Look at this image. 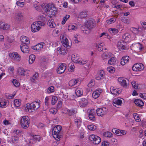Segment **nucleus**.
I'll list each match as a JSON object with an SVG mask.
<instances>
[{"mask_svg": "<svg viewBox=\"0 0 146 146\" xmlns=\"http://www.w3.org/2000/svg\"><path fill=\"white\" fill-rule=\"evenodd\" d=\"M6 104L5 100L0 99V107L3 108L6 105Z\"/></svg>", "mask_w": 146, "mask_h": 146, "instance_id": "nucleus-48", "label": "nucleus"}, {"mask_svg": "<svg viewBox=\"0 0 146 146\" xmlns=\"http://www.w3.org/2000/svg\"><path fill=\"white\" fill-rule=\"evenodd\" d=\"M20 40L23 44H29L30 42L29 38L26 36L21 37L20 38Z\"/></svg>", "mask_w": 146, "mask_h": 146, "instance_id": "nucleus-20", "label": "nucleus"}, {"mask_svg": "<svg viewBox=\"0 0 146 146\" xmlns=\"http://www.w3.org/2000/svg\"><path fill=\"white\" fill-rule=\"evenodd\" d=\"M39 137L38 136L36 135H33L31 136V140H33L34 141H36L38 140V141H39V139H38Z\"/></svg>", "mask_w": 146, "mask_h": 146, "instance_id": "nucleus-52", "label": "nucleus"}, {"mask_svg": "<svg viewBox=\"0 0 146 146\" xmlns=\"http://www.w3.org/2000/svg\"><path fill=\"white\" fill-rule=\"evenodd\" d=\"M80 81L79 79H73L69 82V85L71 87H75L79 85Z\"/></svg>", "mask_w": 146, "mask_h": 146, "instance_id": "nucleus-8", "label": "nucleus"}, {"mask_svg": "<svg viewBox=\"0 0 146 146\" xmlns=\"http://www.w3.org/2000/svg\"><path fill=\"white\" fill-rule=\"evenodd\" d=\"M12 142L14 143H18L19 140V138L16 136H12L11 137Z\"/></svg>", "mask_w": 146, "mask_h": 146, "instance_id": "nucleus-34", "label": "nucleus"}, {"mask_svg": "<svg viewBox=\"0 0 146 146\" xmlns=\"http://www.w3.org/2000/svg\"><path fill=\"white\" fill-rule=\"evenodd\" d=\"M95 84V82L94 80H92L90 82L88 85V87L91 88Z\"/></svg>", "mask_w": 146, "mask_h": 146, "instance_id": "nucleus-49", "label": "nucleus"}, {"mask_svg": "<svg viewBox=\"0 0 146 146\" xmlns=\"http://www.w3.org/2000/svg\"><path fill=\"white\" fill-rule=\"evenodd\" d=\"M107 110L105 108H99L96 110L97 114L98 116H102L106 113Z\"/></svg>", "mask_w": 146, "mask_h": 146, "instance_id": "nucleus-7", "label": "nucleus"}, {"mask_svg": "<svg viewBox=\"0 0 146 146\" xmlns=\"http://www.w3.org/2000/svg\"><path fill=\"white\" fill-rule=\"evenodd\" d=\"M109 31L111 34L113 35H115L118 32V29L114 28H110L109 29Z\"/></svg>", "mask_w": 146, "mask_h": 146, "instance_id": "nucleus-35", "label": "nucleus"}, {"mask_svg": "<svg viewBox=\"0 0 146 146\" xmlns=\"http://www.w3.org/2000/svg\"><path fill=\"white\" fill-rule=\"evenodd\" d=\"M12 83L14 86L16 87H18L20 85V83L16 79H14L12 81Z\"/></svg>", "mask_w": 146, "mask_h": 146, "instance_id": "nucleus-46", "label": "nucleus"}, {"mask_svg": "<svg viewBox=\"0 0 146 146\" xmlns=\"http://www.w3.org/2000/svg\"><path fill=\"white\" fill-rule=\"evenodd\" d=\"M131 31L134 33L137 34L138 33L139 31L137 28L132 27L131 29Z\"/></svg>", "mask_w": 146, "mask_h": 146, "instance_id": "nucleus-51", "label": "nucleus"}, {"mask_svg": "<svg viewBox=\"0 0 146 146\" xmlns=\"http://www.w3.org/2000/svg\"><path fill=\"white\" fill-rule=\"evenodd\" d=\"M21 45L20 48L21 51L24 53H28L29 52V47L26 44Z\"/></svg>", "mask_w": 146, "mask_h": 146, "instance_id": "nucleus-15", "label": "nucleus"}, {"mask_svg": "<svg viewBox=\"0 0 146 146\" xmlns=\"http://www.w3.org/2000/svg\"><path fill=\"white\" fill-rule=\"evenodd\" d=\"M35 59V56L34 54L30 55L29 58V62L30 64H32Z\"/></svg>", "mask_w": 146, "mask_h": 146, "instance_id": "nucleus-33", "label": "nucleus"}, {"mask_svg": "<svg viewBox=\"0 0 146 146\" xmlns=\"http://www.w3.org/2000/svg\"><path fill=\"white\" fill-rule=\"evenodd\" d=\"M31 105L32 106V108L33 109L35 110H37L40 107V104L38 102H35L32 103Z\"/></svg>", "mask_w": 146, "mask_h": 146, "instance_id": "nucleus-18", "label": "nucleus"}, {"mask_svg": "<svg viewBox=\"0 0 146 146\" xmlns=\"http://www.w3.org/2000/svg\"><path fill=\"white\" fill-rule=\"evenodd\" d=\"M69 68L68 69L69 72L73 71L74 70V66L72 63H70L69 64Z\"/></svg>", "mask_w": 146, "mask_h": 146, "instance_id": "nucleus-47", "label": "nucleus"}, {"mask_svg": "<svg viewBox=\"0 0 146 146\" xmlns=\"http://www.w3.org/2000/svg\"><path fill=\"white\" fill-rule=\"evenodd\" d=\"M39 20L41 21L34 22L31 25V28L33 32H35L38 31L40 29V27L44 26L45 24L44 23L46 20V18L44 17H40Z\"/></svg>", "mask_w": 146, "mask_h": 146, "instance_id": "nucleus-1", "label": "nucleus"}, {"mask_svg": "<svg viewBox=\"0 0 146 146\" xmlns=\"http://www.w3.org/2000/svg\"><path fill=\"white\" fill-rule=\"evenodd\" d=\"M115 69L112 66L108 67L107 68V71L110 73H113L114 72Z\"/></svg>", "mask_w": 146, "mask_h": 146, "instance_id": "nucleus-50", "label": "nucleus"}, {"mask_svg": "<svg viewBox=\"0 0 146 146\" xmlns=\"http://www.w3.org/2000/svg\"><path fill=\"white\" fill-rule=\"evenodd\" d=\"M9 56L11 58L16 60H20V56L19 55L17 52H14L12 53H10Z\"/></svg>", "mask_w": 146, "mask_h": 146, "instance_id": "nucleus-11", "label": "nucleus"}, {"mask_svg": "<svg viewBox=\"0 0 146 146\" xmlns=\"http://www.w3.org/2000/svg\"><path fill=\"white\" fill-rule=\"evenodd\" d=\"M133 115H134V118L136 121L139 122L141 121V119H139V116L138 114L135 113Z\"/></svg>", "mask_w": 146, "mask_h": 146, "instance_id": "nucleus-56", "label": "nucleus"}, {"mask_svg": "<svg viewBox=\"0 0 146 146\" xmlns=\"http://www.w3.org/2000/svg\"><path fill=\"white\" fill-rule=\"evenodd\" d=\"M38 76V73L37 72L34 74L33 77L31 78L30 80L31 82H35V80H37Z\"/></svg>", "mask_w": 146, "mask_h": 146, "instance_id": "nucleus-37", "label": "nucleus"}, {"mask_svg": "<svg viewBox=\"0 0 146 146\" xmlns=\"http://www.w3.org/2000/svg\"><path fill=\"white\" fill-rule=\"evenodd\" d=\"M0 28L2 29L7 30L10 28V26L4 23L1 22L0 23Z\"/></svg>", "mask_w": 146, "mask_h": 146, "instance_id": "nucleus-19", "label": "nucleus"}, {"mask_svg": "<svg viewBox=\"0 0 146 146\" xmlns=\"http://www.w3.org/2000/svg\"><path fill=\"white\" fill-rule=\"evenodd\" d=\"M139 96L144 99H146V93H140Z\"/></svg>", "mask_w": 146, "mask_h": 146, "instance_id": "nucleus-60", "label": "nucleus"}, {"mask_svg": "<svg viewBox=\"0 0 146 146\" xmlns=\"http://www.w3.org/2000/svg\"><path fill=\"white\" fill-rule=\"evenodd\" d=\"M71 59L72 61L76 63H78L80 60L79 57L77 54H74L72 55Z\"/></svg>", "mask_w": 146, "mask_h": 146, "instance_id": "nucleus-23", "label": "nucleus"}, {"mask_svg": "<svg viewBox=\"0 0 146 146\" xmlns=\"http://www.w3.org/2000/svg\"><path fill=\"white\" fill-rule=\"evenodd\" d=\"M66 64H62L60 65L57 69V73L59 74H61L64 72L66 69Z\"/></svg>", "mask_w": 146, "mask_h": 146, "instance_id": "nucleus-9", "label": "nucleus"}, {"mask_svg": "<svg viewBox=\"0 0 146 146\" xmlns=\"http://www.w3.org/2000/svg\"><path fill=\"white\" fill-rule=\"evenodd\" d=\"M122 104V100L117 98L114 99L113 101V104L115 107L121 106Z\"/></svg>", "mask_w": 146, "mask_h": 146, "instance_id": "nucleus-10", "label": "nucleus"}, {"mask_svg": "<svg viewBox=\"0 0 146 146\" xmlns=\"http://www.w3.org/2000/svg\"><path fill=\"white\" fill-rule=\"evenodd\" d=\"M131 84L133 86L134 88L135 89H137L138 88L137 86L136 85V82L135 81H133L131 82Z\"/></svg>", "mask_w": 146, "mask_h": 146, "instance_id": "nucleus-62", "label": "nucleus"}, {"mask_svg": "<svg viewBox=\"0 0 146 146\" xmlns=\"http://www.w3.org/2000/svg\"><path fill=\"white\" fill-rule=\"evenodd\" d=\"M78 28L77 25H71L68 26V30H75Z\"/></svg>", "mask_w": 146, "mask_h": 146, "instance_id": "nucleus-39", "label": "nucleus"}, {"mask_svg": "<svg viewBox=\"0 0 146 146\" xmlns=\"http://www.w3.org/2000/svg\"><path fill=\"white\" fill-rule=\"evenodd\" d=\"M6 38L7 41L10 43H12L14 41V40L13 37L7 36Z\"/></svg>", "mask_w": 146, "mask_h": 146, "instance_id": "nucleus-44", "label": "nucleus"}, {"mask_svg": "<svg viewBox=\"0 0 146 146\" xmlns=\"http://www.w3.org/2000/svg\"><path fill=\"white\" fill-rule=\"evenodd\" d=\"M75 122L77 124V127H79L81 124V120L79 119H78L76 120V121H75Z\"/></svg>", "mask_w": 146, "mask_h": 146, "instance_id": "nucleus-58", "label": "nucleus"}, {"mask_svg": "<svg viewBox=\"0 0 146 146\" xmlns=\"http://www.w3.org/2000/svg\"><path fill=\"white\" fill-rule=\"evenodd\" d=\"M62 44L66 48H69L70 47V46L69 44L68 40L67 38H65L63 40Z\"/></svg>", "mask_w": 146, "mask_h": 146, "instance_id": "nucleus-30", "label": "nucleus"}, {"mask_svg": "<svg viewBox=\"0 0 146 146\" xmlns=\"http://www.w3.org/2000/svg\"><path fill=\"white\" fill-rule=\"evenodd\" d=\"M62 128L61 126L57 125L54 127L52 130V132L53 136L54 138L56 137L58 139L57 140V141L59 140L61 138L60 134Z\"/></svg>", "mask_w": 146, "mask_h": 146, "instance_id": "nucleus-2", "label": "nucleus"}, {"mask_svg": "<svg viewBox=\"0 0 146 146\" xmlns=\"http://www.w3.org/2000/svg\"><path fill=\"white\" fill-rule=\"evenodd\" d=\"M14 105L16 107H19L21 105V100L17 99L15 100L14 101Z\"/></svg>", "mask_w": 146, "mask_h": 146, "instance_id": "nucleus-38", "label": "nucleus"}, {"mask_svg": "<svg viewBox=\"0 0 146 146\" xmlns=\"http://www.w3.org/2000/svg\"><path fill=\"white\" fill-rule=\"evenodd\" d=\"M58 100V98L56 96H53L52 97L51 103L52 105H54Z\"/></svg>", "mask_w": 146, "mask_h": 146, "instance_id": "nucleus-45", "label": "nucleus"}, {"mask_svg": "<svg viewBox=\"0 0 146 146\" xmlns=\"http://www.w3.org/2000/svg\"><path fill=\"white\" fill-rule=\"evenodd\" d=\"M68 113L70 115L76 113V111L73 110H69L68 111Z\"/></svg>", "mask_w": 146, "mask_h": 146, "instance_id": "nucleus-63", "label": "nucleus"}, {"mask_svg": "<svg viewBox=\"0 0 146 146\" xmlns=\"http://www.w3.org/2000/svg\"><path fill=\"white\" fill-rule=\"evenodd\" d=\"M104 72L103 70H100L96 77V78L97 80L102 79L104 78Z\"/></svg>", "mask_w": 146, "mask_h": 146, "instance_id": "nucleus-17", "label": "nucleus"}, {"mask_svg": "<svg viewBox=\"0 0 146 146\" xmlns=\"http://www.w3.org/2000/svg\"><path fill=\"white\" fill-rule=\"evenodd\" d=\"M48 25L50 27L52 28H55L56 26V24L54 23V20L52 19L48 21Z\"/></svg>", "mask_w": 146, "mask_h": 146, "instance_id": "nucleus-26", "label": "nucleus"}, {"mask_svg": "<svg viewBox=\"0 0 146 146\" xmlns=\"http://www.w3.org/2000/svg\"><path fill=\"white\" fill-rule=\"evenodd\" d=\"M131 37L130 34L128 33L124 34L122 36V38L124 39L126 42L129 41V38Z\"/></svg>", "mask_w": 146, "mask_h": 146, "instance_id": "nucleus-25", "label": "nucleus"}, {"mask_svg": "<svg viewBox=\"0 0 146 146\" xmlns=\"http://www.w3.org/2000/svg\"><path fill=\"white\" fill-rule=\"evenodd\" d=\"M144 68V66L143 64L138 63L134 65L132 67V69L133 71H137L143 70Z\"/></svg>", "mask_w": 146, "mask_h": 146, "instance_id": "nucleus-6", "label": "nucleus"}, {"mask_svg": "<svg viewBox=\"0 0 146 146\" xmlns=\"http://www.w3.org/2000/svg\"><path fill=\"white\" fill-rule=\"evenodd\" d=\"M118 80L120 84L123 87H126L127 85V83L126 80L123 78L120 77L118 79Z\"/></svg>", "mask_w": 146, "mask_h": 146, "instance_id": "nucleus-14", "label": "nucleus"}, {"mask_svg": "<svg viewBox=\"0 0 146 146\" xmlns=\"http://www.w3.org/2000/svg\"><path fill=\"white\" fill-rule=\"evenodd\" d=\"M23 17L22 13H17L15 16V18L17 21H20L21 20V19Z\"/></svg>", "mask_w": 146, "mask_h": 146, "instance_id": "nucleus-42", "label": "nucleus"}, {"mask_svg": "<svg viewBox=\"0 0 146 146\" xmlns=\"http://www.w3.org/2000/svg\"><path fill=\"white\" fill-rule=\"evenodd\" d=\"M101 93L100 90H96L92 94V97L95 98H97L100 96Z\"/></svg>", "mask_w": 146, "mask_h": 146, "instance_id": "nucleus-21", "label": "nucleus"}, {"mask_svg": "<svg viewBox=\"0 0 146 146\" xmlns=\"http://www.w3.org/2000/svg\"><path fill=\"white\" fill-rule=\"evenodd\" d=\"M112 131L113 133L116 134L117 135H119V134H120V130L116 129H112Z\"/></svg>", "mask_w": 146, "mask_h": 146, "instance_id": "nucleus-57", "label": "nucleus"}, {"mask_svg": "<svg viewBox=\"0 0 146 146\" xmlns=\"http://www.w3.org/2000/svg\"><path fill=\"white\" fill-rule=\"evenodd\" d=\"M18 71L19 74L21 75L28 76V74H26V72L28 71L25 70L23 68H19Z\"/></svg>", "mask_w": 146, "mask_h": 146, "instance_id": "nucleus-28", "label": "nucleus"}, {"mask_svg": "<svg viewBox=\"0 0 146 146\" xmlns=\"http://www.w3.org/2000/svg\"><path fill=\"white\" fill-rule=\"evenodd\" d=\"M89 139L91 142L95 144H98L101 141L100 137L95 135H90Z\"/></svg>", "mask_w": 146, "mask_h": 146, "instance_id": "nucleus-4", "label": "nucleus"}, {"mask_svg": "<svg viewBox=\"0 0 146 146\" xmlns=\"http://www.w3.org/2000/svg\"><path fill=\"white\" fill-rule=\"evenodd\" d=\"M116 62L115 58L112 57L108 61V64L111 65H114Z\"/></svg>", "mask_w": 146, "mask_h": 146, "instance_id": "nucleus-36", "label": "nucleus"}, {"mask_svg": "<svg viewBox=\"0 0 146 146\" xmlns=\"http://www.w3.org/2000/svg\"><path fill=\"white\" fill-rule=\"evenodd\" d=\"M88 103V100L84 98H82L80 101V104L81 106L85 107Z\"/></svg>", "mask_w": 146, "mask_h": 146, "instance_id": "nucleus-22", "label": "nucleus"}, {"mask_svg": "<svg viewBox=\"0 0 146 146\" xmlns=\"http://www.w3.org/2000/svg\"><path fill=\"white\" fill-rule=\"evenodd\" d=\"M54 87L51 86L49 87L47 89V91L48 93H50L54 92Z\"/></svg>", "mask_w": 146, "mask_h": 146, "instance_id": "nucleus-55", "label": "nucleus"}, {"mask_svg": "<svg viewBox=\"0 0 146 146\" xmlns=\"http://www.w3.org/2000/svg\"><path fill=\"white\" fill-rule=\"evenodd\" d=\"M121 20L122 22L127 24H129L130 23V20L128 19H126L125 18H123Z\"/></svg>", "mask_w": 146, "mask_h": 146, "instance_id": "nucleus-59", "label": "nucleus"}, {"mask_svg": "<svg viewBox=\"0 0 146 146\" xmlns=\"http://www.w3.org/2000/svg\"><path fill=\"white\" fill-rule=\"evenodd\" d=\"M75 93L78 97H80L83 95V90L81 88H77L75 90Z\"/></svg>", "mask_w": 146, "mask_h": 146, "instance_id": "nucleus-27", "label": "nucleus"}, {"mask_svg": "<svg viewBox=\"0 0 146 146\" xmlns=\"http://www.w3.org/2000/svg\"><path fill=\"white\" fill-rule=\"evenodd\" d=\"M29 123V119L27 116H24L22 117L21 120V124L22 128L24 129L28 128Z\"/></svg>", "mask_w": 146, "mask_h": 146, "instance_id": "nucleus-3", "label": "nucleus"}, {"mask_svg": "<svg viewBox=\"0 0 146 146\" xmlns=\"http://www.w3.org/2000/svg\"><path fill=\"white\" fill-rule=\"evenodd\" d=\"M84 25L83 27L85 28V30H87V29L90 30L92 29L94 25L95 24L94 23L93 21L91 20H89L86 22L84 23Z\"/></svg>", "mask_w": 146, "mask_h": 146, "instance_id": "nucleus-5", "label": "nucleus"}, {"mask_svg": "<svg viewBox=\"0 0 146 146\" xmlns=\"http://www.w3.org/2000/svg\"><path fill=\"white\" fill-rule=\"evenodd\" d=\"M135 103L139 107H142L144 105L143 102L140 100L136 99L134 101Z\"/></svg>", "mask_w": 146, "mask_h": 146, "instance_id": "nucleus-29", "label": "nucleus"}, {"mask_svg": "<svg viewBox=\"0 0 146 146\" xmlns=\"http://www.w3.org/2000/svg\"><path fill=\"white\" fill-rule=\"evenodd\" d=\"M45 45V43L43 42H40L35 46L32 47V48L34 50H38L42 49L44 46Z\"/></svg>", "mask_w": 146, "mask_h": 146, "instance_id": "nucleus-12", "label": "nucleus"}, {"mask_svg": "<svg viewBox=\"0 0 146 146\" xmlns=\"http://www.w3.org/2000/svg\"><path fill=\"white\" fill-rule=\"evenodd\" d=\"M129 57L128 56L123 57L121 62V64L122 65H124L126 63H128L129 61Z\"/></svg>", "mask_w": 146, "mask_h": 146, "instance_id": "nucleus-16", "label": "nucleus"}, {"mask_svg": "<svg viewBox=\"0 0 146 146\" xmlns=\"http://www.w3.org/2000/svg\"><path fill=\"white\" fill-rule=\"evenodd\" d=\"M110 57V55L108 53H104L102 55V58L103 60H105L109 58Z\"/></svg>", "mask_w": 146, "mask_h": 146, "instance_id": "nucleus-41", "label": "nucleus"}, {"mask_svg": "<svg viewBox=\"0 0 146 146\" xmlns=\"http://www.w3.org/2000/svg\"><path fill=\"white\" fill-rule=\"evenodd\" d=\"M124 44L123 41L119 42L117 43V45L120 48H121L123 50H127L128 48L125 46Z\"/></svg>", "mask_w": 146, "mask_h": 146, "instance_id": "nucleus-24", "label": "nucleus"}, {"mask_svg": "<svg viewBox=\"0 0 146 146\" xmlns=\"http://www.w3.org/2000/svg\"><path fill=\"white\" fill-rule=\"evenodd\" d=\"M87 13L85 11H83L80 14V17L81 19L87 17Z\"/></svg>", "mask_w": 146, "mask_h": 146, "instance_id": "nucleus-40", "label": "nucleus"}, {"mask_svg": "<svg viewBox=\"0 0 146 146\" xmlns=\"http://www.w3.org/2000/svg\"><path fill=\"white\" fill-rule=\"evenodd\" d=\"M88 128L91 131H94L96 129L97 127L94 125H88Z\"/></svg>", "mask_w": 146, "mask_h": 146, "instance_id": "nucleus-43", "label": "nucleus"}, {"mask_svg": "<svg viewBox=\"0 0 146 146\" xmlns=\"http://www.w3.org/2000/svg\"><path fill=\"white\" fill-rule=\"evenodd\" d=\"M109 143L107 141H104L102 142V146H109Z\"/></svg>", "mask_w": 146, "mask_h": 146, "instance_id": "nucleus-64", "label": "nucleus"}, {"mask_svg": "<svg viewBox=\"0 0 146 146\" xmlns=\"http://www.w3.org/2000/svg\"><path fill=\"white\" fill-rule=\"evenodd\" d=\"M102 44V43H101L99 44L98 46L97 45V47H98V49L99 51H101L103 50V48L102 47L103 46Z\"/></svg>", "mask_w": 146, "mask_h": 146, "instance_id": "nucleus-61", "label": "nucleus"}, {"mask_svg": "<svg viewBox=\"0 0 146 146\" xmlns=\"http://www.w3.org/2000/svg\"><path fill=\"white\" fill-rule=\"evenodd\" d=\"M111 93L114 95H118L121 92V90L118 88H115L113 87H111L110 88Z\"/></svg>", "mask_w": 146, "mask_h": 146, "instance_id": "nucleus-13", "label": "nucleus"}, {"mask_svg": "<svg viewBox=\"0 0 146 146\" xmlns=\"http://www.w3.org/2000/svg\"><path fill=\"white\" fill-rule=\"evenodd\" d=\"M88 117L89 119L92 120L94 121L95 120V118L94 113L93 110H90V112H89Z\"/></svg>", "mask_w": 146, "mask_h": 146, "instance_id": "nucleus-31", "label": "nucleus"}, {"mask_svg": "<svg viewBox=\"0 0 146 146\" xmlns=\"http://www.w3.org/2000/svg\"><path fill=\"white\" fill-rule=\"evenodd\" d=\"M116 19L114 18H111L109 20L107 21V23L108 24H110L112 23H114L115 22Z\"/></svg>", "mask_w": 146, "mask_h": 146, "instance_id": "nucleus-53", "label": "nucleus"}, {"mask_svg": "<svg viewBox=\"0 0 146 146\" xmlns=\"http://www.w3.org/2000/svg\"><path fill=\"white\" fill-rule=\"evenodd\" d=\"M112 135V133L110 132H107L104 133V136L106 137H111Z\"/></svg>", "mask_w": 146, "mask_h": 146, "instance_id": "nucleus-54", "label": "nucleus"}, {"mask_svg": "<svg viewBox=\"0 0 146 146\" xmlns=\"http://www.w3.org/2000/svg\"><path fill=\"white\" fill-rule=\"evenodd\" d=\"M57 50L59 52V53L62 55H65L67 52L65 49L62 48L58 47L57 48Z\"/></svg>", "mask_w": 146, "mask_h": 146, "instance_id": "nucleus-32", "label": "nucleus"}]
</instances>
